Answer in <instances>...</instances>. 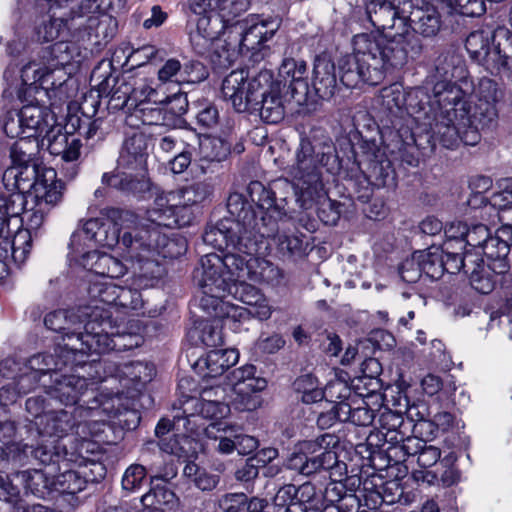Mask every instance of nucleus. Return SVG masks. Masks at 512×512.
<instances>
[{
	"label": "nucleus",
	"mask_w": 512,
	"mask_h": 512,
	"mask_svg": "<svg viewBox=\"0 0 512 512\" xmlns=\"http://www.w3.org/2000/svg\"><path fill=\"white\" fill-rule=\"evenodd\" d=\"M439 109L441 111L442 120L436 124V133L443 146L452 148L459 140L460 129L463 125L460 123V120L453 119V121H449L443 109L440 107Z\"/></svg>",
	"instance_id": "c03bdc74"
},
{
	"label": "nucleus",
	"mask_w": 512,
	"mask_h": 512,
	"mask_svg": "<svg viewBox=\"0 0 512 512\" xmlns=\"http://www.w3.org/2000/svg\"><path fill=\"white\" fill-rule=\"evenodd\" d=\"M501 98L502 91L498 84L490 78H482L474 91L472 100L497 106Z\"/></svg>",
	"instance_id": "3c124183"
},
{
	"label": "nucleus",
	"mask_w": 512,
	"mask_h": 512,
	"mask_svg": "<svg viewBox=\"0 0 512 512\" xmlns=\"http://www.w3.org/2000/svg\"><path fill=\"white\" fill-rule=\"evenodd\" d=\"M393 439V437L391 438ZM394 440L404 441L403 436L399 439L395 436ZM403 449L409 455H414L418 453V463L421 467H431L438 462L441 457V451L439 448L435 446H423L422 441L419 438H406L405 443L403 444Z\"/></svg>",
	"instance_id": "2f4dec72"
},
{
	"label": "nucleus",
	"mask_w": 512,
	"mask_h": 512,
	"mask_svg": "<svg viewBox=\"0 0 512 512\" xmlns=\"http://www.w3.org/2000/svg\"><path fill=\"white\" fill-rule=\"evenodd\" d=\"M31 242L29 230H18L12 240L6 238L0 241V257H11L18 264L24 263L30 253Z\"/></svg>",
	"instance_id": "a878e982"
},
{
	"label": "nucleus",
	"mask_w": 512,
	"mask_h": 512,
	"mask_svg": "<svg viewBox=\"0 0 512 512\" xmlns=\"http://www.w3.org/2000/svg\"><path fill=\"white\" fill-rule=\"evenodd\" d=\"M157 79L160 84L176 83L178 85L189 83L192 80L187 76L182 64L175 58H170L158 69Z\"/></svg>",
	"instance_id": "a19ab883"
},
{
	"label": "nucleus",
	"mask_w": 512,
	"mask_h": 512,
	"mask_svg": "<svg viewBox=\"0 0 512 512\" xmlns=\"http://www.w3.org/2000/svg\"><path fill=\"white\" fill-rule=\"evenodd\" d=\"M119 225L112 219L104 218V222L93 245L113 248L120 243L126 250L130 260L142 261L147 258L150 248L142 241L136 226L137 217L130 212L121 213Z\"/></svg>",
	"instance_id": "0eeeda50"
},
{
	"label": "nucleus",
	"mask_w": 512,
	"mask_h": 512,
	"mask_svg": "<svg viewBox=\"0 0 512 512\" xmlns=\"http://www.w3.org/2000/svg\"><path fill=\"white\" fill-rule=\"evenodd\" d=\"M154 368L143 362H129L117 367L116 377L127 389L137 388L152 380Z\"/></svg>",
	"instance_id": "b1692460"
},
{
	"label": "nucleus",
	"mask_w": 512,
	"mask_h": 512,
	"mask_svg": "<svg viewBox=\"0 0 512 512\" xmlns=\"http://www.w3.org/2000/svg\"><path fill=\"white\" fill-rule=\"evenodd\" d=\"M193 337L207 347H216L222 343V333L219 320L200 321L192 330Z\"/></svg>",
	"instance_id": "58836bf2"
},
{
	"label": "nucleus",
	"mask_w": 512,
	"mask_h": 512,
	"mask_svg": "<svg viewBox=\"0 0 512 512\" xmlns=\"http://www.w3.org/2000/svg\"><path fill=\"white\" fill-rule=\"evenodd\" d=\"M213 188L207 182H197L177 191L181 207L194 205L207 199L212 194Z\"/></svg>",
	"instance_id": "49530a36"
},
{
	"label": "nucleus",
	"mask_w": 512,
	"mask_h": 512,
	"mask_svg": "<svg viewBox=\"0 0 512 512\" xmlns=\"http://www.w3.org/2000/svg\"><path fill=\"white\" fill-rule=\"evenodd\" d=\"M443 272L454 274L462 270L465 263L463 255L453 251V241L449 240L445 243V248L441 249Z\"/></svg>",
	"instance_id": "13d9d810"
},
{
	"label": "nucleus",
	"mask_w": 512,
	"mask_h": 512,
	"mask_svg": "<svg viewBox=\"0 0 512 512\" xmlns=\"http://www.w3.org/2000/svg\"><path fill=\"white\" fill-rule=\"evenodd\" d=\"M463 259H465V263L462 270L469 276L474 289L482 294H487L492 291V281L483 276L484 260L471 252H466L463 255Z\"/></svg>",
	"instance_id": "7c9ffc66"
},
{
	"label": "nucleus",
	"mask_w": 512,
	"mask_h": 512,
	"mask_svg": "<svg viewBox=\"0 0 512 512\" xmlns=\"http://www.w3.org/2000/svg\"><path fill=\"white\" fill-rule=\"evenodd\" d=\"M336 443V437L329 433H325L315 440L302 443L300 451L289 457L288 468L309 476L323 469L339 467L337 454L331 449Z\"/></svg>",
	"instance_id": "6e6552de"
},
{
	"label": "nucleus",
	"mask_w": 512,
	"mask_h": 512,
	"mask_svg": "<svg viewBox=\"0 0 512 512\" xmlns=\"http://www.w3.org/2000/svg\"><path fill=\"white\" fill-rule=\"evenodd\" d=\"M69 246L73 259L81 262L85 267L88 265L86 260L89 258L94 259L96 256L95 251H90V248L94 246L93 243L86 239L85 234L81 229L76 230L72 234Z\"/></svg>",
	"instance_id": "09e8293b"
},
{
	"label": "nucleus",
	"mask_w": 512,
	"mask_h": 512,
	"mask_svg": "<svg viewBox=\"0 0 512 512\" xmlns=\"http://www.w3.org/2000/svg\"><path fill=\"white\" fill-rule=\"evenodd\" d=\"M313 88L321 99H329L334 95L337 86L335 66L328 59H318L313 70Z\"/></svg>",
	"instance_id": "4be33fe9"
},
{
	"label": "nucleus",
	"mask_w": 512,
	"mask_h": 512,
	"mask_svg": "<svg viewBox=\"0 0 512 512\" xmlns=\"http://www.w3.org/2000/svg\"><path fill=\"white\" fill-rule=\"evenodd\" d=\"M239 360V353L235 349L211 350L195 363L197 373L203 378H216L223 375Z\"/></svg>",
	"instance_id": "a211bd4d"
},
{
	"label": "nucleus",
	"mask_w": 512,
	"mask_h": 512,
	"mask_svg": "<svg viewBox=\"0 0 512 512\" xmlns=\"http://www.w3.org/2000/svg\"><path fill=\"white\" fill-rule=\"evenodd\" d=\"M165 95L160 92L159 87H152L148 84H142L133 88L132 99L135 106L145 105H161L163 104Z\"/></svg>",
	"instance_id": "864d4df0"
},
{
	"label": "nucleus",
	"mask_w": 512,
	"mask_h": 512,
	"mask_svg": "<svg viewBox=\"0 0 512 512\" xmlns=\"http://www.w3.org/2000/svg\"><path fill=\"white\" fill-rule=\"evenodd\" d=\"M226 400V390L222 386L202 387L200 398H189L183 406V413L193 415L189 411V405L198 407V413L204 418L217 419L226 417L230 413V407Z\"/></svg>",
	"instance_id": "9b49d317"
},
{
	"label": "nucleus",
	"mask_w": 512,
	"mask_h": 512,
	"mask_svg": "<svg viewBox=\"0 0 512 512\" xmlns=\"http://www.w3.org/2000/svg\"><path fill=\"white\" fill-rule=\"evenodd\" d=\"M251 254H246L249 259L228 252L223 257L211 253L203 256L200 265L207 270V280H211L210 275L215 273L223 275L232 284L246 283L250 280L256 283L277 284L281 278L280 270L271 262L262 258H253Z\"/></svg>",
	"instance_id": "7ed1b4c3"
},
{
	"label": "nucleus",
	"mask_w": 512,
	"mask_h": 512,
	"mask_svg": "<svg viewBox=\"0 0 512 512\" xmlns=\"http://www.w3.org/2000/svg\"><path fill=\"white\" fill-rule=\"evenodd\" d=\"M466 50L487 69L512 71V36L502 28L471 32L466 39Z\"/></svg>",
	"instance_id": "423d86ee"
},
{
	"label": "nucleus",
	"mask_w": 512,
	"mask_h": 512,
	"mask_svg": "<svg viewBox=\"0 0 512 512\" xmlns=\"http://www.w3.org/2000/svg\"><path fill=\"white\" fill-rule=\"evenodd\" d=\"M148 146V138L143 133H134L124 142L125 151L134 157L145 155L147 153Z\"/></svg>",
	"instance_id": "0e129e2a"
},
{
	"label": "nucleus",
	"mask_w": 512,
	"mask_h": 512,
	"mask_svg": "<svg viewBox=\"0 0 512 512\" xmlns=\"http://www.w3.org/2000/svg\"><path fill=\"white\" fill-rule=\"evenodd\" d=\"M52 491L75 494L83 490L85 480L73 470H64L58 475L51 476Z\"/></svg>",
	"instance_id": "4c0bfd02"
},
{
	"label": "nucleus",
	"mask_w": 512,
	"mask_h": 512,
	"mask_svg": "<svg viewBox=\"0 0 512 512\" xmlns=\"http://www.w3.org/2000/svg\"><path fill=\"white\" fill-rule=\"evenodd\" d=\"M46 179L36 183L37 206H43V204L55 206L58 204L63 196V185L60 181L55 180L56 173L54 170H48L45 174Z\"/></svg>",
	"instance_id": "473e14b6"
},
{
	"label": "nucleus",
	"mask_w": 512,
	"mask_h": 512,
	"mask_svg": "<svg viewBox=\"0 0 512 512\" xmlns=\"http://www.w3.org/2000/svg\"><path fill=\"white\" fill-rule=\"evenodd\" d=\"M146 477V469L139 464L129 466L122 478V487L127 491H135L143 483Z\"/></svg>",
	"instance_id": "052dcab7"
},
{
	"label": "nucleus",
	"mask_w": 512,
	"mask_h": 512,
	"mask_svg": "<svg viewBox=\"0 0 512 512\" xmlns=\"http://www.w3.org/2000/svg\"><path fill=\"white\" fill-rule=\"evenodd\" d=\"M120 287L113 282H95L89 289L91 296L101 303L116 305Z\"/></svg>",
	"instance_id": "5fc2aeb1"
},
{
	"label": "nucleus",
	"mask_w": 512,
	"mask_h": 512,
	"mask_svg": "<svg viewBox=\"0 0 512 512\" xmlns=\"http://www.w3.org/2000/svg\"><path fill=\"white\" fill-rule=\"evenodd\" d=\"M44 323L48 329L63 333L69 338L76 335V329L73 327L78 323L74 315L69 314L67 311L58 310L46 315Z\"/></svg>",
	"instance_id": "e433bc0d"
},
{
	"label": "nucleus",
	"mask_w": 512,
	"mask_h": 512,
	"mask_svg": "<svg viewBox=\"0 0 512 512\" xmlns=\"http://www.w3.org/2000/svg\"><path fill=\"white\" fill-rule=\"evenodd\" d=\"M134 114L145 125H157L164 120L162 105L135 106Z\"/></svg>",
	"instance_id": "bf43d9fd"
},
{
	"label": "nucleus",
	"mask_w": 512,
	"mask_h": 512,
	"mask_svg": "<svg viewBox=\"0 0 512 512\" xmlns=\"http://www.w3.org/2000/svg\"><path fill=\"white\" fill-rule=\"evenodd\" d=\"M248 194L258 208L265 210L270 218L280 219L286 216L287 212L283 207L275 204L274 194L261 182L252 181L248 185Z\"/></svg>",
	"instance_id": "cd10ccee"
},
{
	"label": "nucleus",
	"mask_w": 512,
	"mask_h": 512,
	"mask_svg": "<svg viewBox=\"0 0 512 512\" xmlns=\"http://www.w3.org/2000/svg\"><path fill=\"white\" fill-rule=\"evenodd\" d=\"M107 328H111L109 320L97 322V315L85 325V331L77 333L78 345L72 349L88 353H105L116 346L115 340L109 336Z\"/></svg>",
	"instance_id": "f8f14e48"
},
{
	"label": "nucleus",
	"mask_w": 512,
	"mask_h": 512,
	"mask_svg": "<svg viewBox=\"0 0 512 512\" xmlns=\"http://www.w3.org/2000/svg\"><path fill=\"white\" fill-rule=\"evenodd\" d=\"M13 177L15 180L14 186L16 192L24 194L26 190H29L35 185V170L29 167H20L15 169L7 170L4 177Z\"/></svg>",
	"instance_id": "4d7b16f0"
},
{
	"label": "nucleus",
	"mask_w": 512,
	"mask_h": 512,
	"mask_svg": "<svg viewBox=\"0 0 512 512\" xmlns=\"http://www.w3.org/2000/svg\"><path fill=\"white\" fill-rule=\"evenodd\" d=\"M36 416V425L40 433L48 436H64L72 427V419L64 410L49 411Z\"/></svg>",
	"instance_id": "bb28decb"
},
{
	"label": "nucleus",
	"mask_w": 512,
	"mask_h": 512,
	"mask_svg": "<svg viewBox=\"0 0 512 512\" xmlns=\"http://www.w3.org/2000/svg\"><path fill=\"white\" fill-rule=\"evenodd\" d=\"M442 254L438 247H431L428 250L416 251L415 259H418L423 273L437 279L443 274Z\"/></svg>",
	"instance_id": "f704fd0d"
},
{
	"label": "nucleus",
	"mask_w": 512,
	"mask_h": 512,
	"mask_svg": "<svg viewBox=\"0 0 512 512\" xmlns=\"http://www.w3.org/2000/svg\"><path fill=\"white\" fill-rule=\"evenodd\" d=\"M306 72V65L304 62H297L293 58H285L280 66L279 74L287 80H295L304 76Z\"/></svg>",
	"instance_id": "338daca9"
},
{
	"label": "nucleus",
	"mask_w": 512,
	"mask_h": 512,
	"mask_svg": "<svg viewBox=\"0 0 512 512\" xmlns=\"http://www.w3.org/2000/svg\"><path fill=\"white\" fill-rule=\"evenodd\" d=\"M26 197L21 192H13L9 195L0 194V219L17 217L24 212Z\"/></svg>",
	"instance_id": "8fccbe9b"
},
{
	"label": "nucleus",
	"mask_w": 512,
	"mask_h": 512,
	"mask_svg": "<svg viewBox=\"0 0 512 512\" xmlns=\"http://www.w3.org/2000/svg\"><path fill=\"white\" fill-rule=\"evenodd\" d=\"M285 87L286 83L274 81L270 74L269 82L262 88L258 108L252 109L259 111L261 119L266 123L275 124L283 119L285 110L281 95Z\"/></svg>",
	"instance_id": "dca6fc26"
},
{
	"label": "nucleus",
	"mask_w": 512,
	"mask_h": 512,
	"mask_svg": "<svg viewBox=\"0 0 512 512\" xmlns=\"http://www.w3.org/2000/svg\"><path fill=\"white\" fill-rule=\"evenodd\" d=\"M481 249L490 270L496 274H505L509 270V243L498 232Z\"/></svg>",
	"instance_id": "5701e85b"
},
{
	"label": "nucleus",
	"mask_w": 512,
	"mask_h": 512,
	"mask_svg": "<svg viewBox=\"0 0 512 512\" xmlns=\"http://www.w3.org/2000/svg\"><path fill=\"white\" fill-rule=\"evenodd\" d=\"M293 385L295 391L301 394L304 403L312 404L323 399V392L318 387L317 379L310 374L298 377Z\"/></svg>",
	"instance_id": "a18cd8bd"
},
{
	"label": "nucleus",
	"mask_w": 512,
	"mask_h": 512,
	"mask_svg": "<svg viewBox=\"0 0 512 512\" xmlns=\"http://www.w3.org/2000/svg\"><path fill=\"white\" fill-rule=\"evenodd\" d=\"M87 387L88 382L84 378L75 375L62 376L60 379H55L49 394L65 405H72L77 403Z\"/></svg>",
	"instance_id": "412c9836"
},
{
	"label": "nucleus",
	"mask_w": 512,
	"mask_h": 512,
	"mask_svg": "<svg viewBox=\"0 0 512 512\" xmlns=\"http://www.w3.org/2000/svg\"><path fill=\"white\" fill-rule=\"evenodd\" d=\"M49 71L46 67H42L40 64L32 62L27 64L21 70V79L24 85L32 86L37 82H45Z\"/></svg>",
	"instance_id": "680f3d73"
},
{
	"label": "nucleus",
	"mask_w": 512,
	"mask_h": 512,
	"mask_svg": "<svg viewBox=\"0 0 512 512\" xmlns=\"http://www.w3.org/2000/svg\"><path fill=\"white\" fill-rule=\"evenodd\" d=\"M409 8L406 11L407 22L415 35L418 32L424 37H432L439 32L441 20L434 6L416 0L409 4Z\"/></svg>",
	"instance_id": "2eb2a0df"
},
{
	"label": "nucleus",
	"mask_w": 512,
	"mask_h": 512,
	"mask_svg": "<svg viewBox=\"0 0 512 512\" xmlns=\"http://www.w3.org/2000/svg\"><path fill=\"white\" fill-rule=\"evenodd\" d=\"M265 465V460L252 457L246 460L245 464L235 472L238 481L248 482L255 479L259 473V467Z\"/></svg>",
	"instance_id": "69168bd1"
},
{
	"label": "nucleus",
	"mask_w": 512,
	"mask_h": 512,
	"mask_svg": "<svg viewBox=\"0 0 512 512\" xmlns=\"http://www.w3.org/2000/svg\"><path fill=\"white\" fill-rule=\"evenodd\" d=\"M206 270L200 265L195 278L203 293L200 305L208 314L225 324L240 323L250 316L261 321L271 317L273 307L260 289L248 283L232 284L222 274L212 273L209 281Z\"/></svg>",
	"instance_id": "f03ea898"
},
{
	"label": "nucleus",
	"mask_w": 512,
	"mask_h": 512,
	"mask_svg": "<svg viewBox=\"0 0 512 512\" xmlns=\"http://www.w3.org/2000/svg\"><path fill=\"white\" fill-rule=\"evenodd\" d=\"M41 136H43L42 145H46L52 155L60 156L66 162L76 161L79 158L82 146L80 139L63 131L56 120Z\"/></svg>",
	"instance_id": "ddd939ff"
},
{
	"label": "nucleus",
	"mask_w": 512,
	"mask_h": 512,
	"mask_svg": "<svg viewBox=\"0 0 512 512\" xmlns=\"http://www.w3.org/2000/svg\"><path fill=\"white\" fill-rule=\"evenodd\" d=\"M213 46V61L221 68L229 67L237 55L236 46L217 38L213 41Z\"/></svg>",
	"instance_id": "6e6d98bb"
},
{
	"label": "nucleus",
	"mask_w": 512,
	"mask_h": 512,
	"mask_svg": "<svg viewBox=\"0 0 512 512\" xmlns=\"http://www.w3.org/2000/svg\"><path fill=\"white\" fill-rule=\"evenodd\" d=\"M333 414V418L337 421L346 422L351 421L357 425L367 426L373 421V412L366 407H358L352 409L350 404L339 400L330 409Z\"/></svg>",
	"instance_id": "72a5a7b5"
},
{
	"label": "nucleus",
	"mask_w": 512,
	"mask_h": 512,
	"mask_svg": "<svg viewBox=\"0 0 512 512\" xmlns=\"http://www.w3.org/2000/svg\"><path fill=\"white\" fill-rule=\"evenodd\" d=\"M141 502L147 506H166L168 509L178 508L179 501L175 493L166 487H156L142 496Z\"/></svg>",
	"instance_id": "de8ad7c7"
},
{
	"label": "nucleus",
	"mask_w": 512,
	"mask_h": 512,
	"mask_svg": "<svg viewBox=\"0 0 512 512\" xmlns=\"http://www.w3.org/2000/svg\"><path fill=\"white\" fill-rule=\"evenodd\" d=\"M381 105L392 114L399 113L405 105V93L398 84H393L381 90Z\"/></svg>",
	"instance_id": "603ef678"
},
{
	"label": "nucleus",
	"mask_w": 512,
	"mask_h": 512,
	"mask_svg": "<svg viewBox=\"0 0 512 512\" xmlns=\"http://www.w3.org/2000/svg\"><path fill=\"white\" fill-rule=\"evenodd\" d=\"M196 442L187 436L164 437L160 440V448L168 454L179 458H190L195 454Z\"/></svg>",
	"instance_id": "c9c22d12"
},
{
	"label": "nucleus",
	"mask_w": 512,
	"mask_h": 512,
	"mask_svg": "<svg viewBox=\"0 0 512 512\" xmlns=\"http://www.w3.org/2000/svg\"><path fill=\"white\" fill-rule=\"evenodd\" d=\"M94 258H96V260L92 264L91 269H93L94 272L99 275L108 277L110 279H115L123 276L126 273V267L123 265V263L111 255H98L96 253Z\"/></svg>",
	"instance_id": "37998d69"
},
{
	"label": "nucleus",
	"mask_w": 512,
	"mask_h": 512,
	"mask_svg": "<svg viewBox=\"0 0 512 512\" xmlns=\"http://www.w3.org/2000/svg\"><path fill=\"white\" fill-rule=\"evenodd\" d=\"M218 18L212 19L208 14L198 15L195 30L190 33L191 43L199 52L205 50L218 35Z\"/></svg>",
	"instance_id": "c85d7f7f"
},
{
	"label": "nucleus",
	"mask_w": 512,
	"mask_h": 512,
	"mask_svg": "<svg viewBox=\"0 0 512 512\" xmlns=\"http://www.w3.org/2000/svg\"><path fill=\"white\" fill-rule=\"evenodd\" d=\"M162 105L163 109H166L171 114L180 116L187 111L188 100L185 93H175L173 95H167L164 97Z\"/></svg>",
	"instance_id": "774afa93"
},
{
	"label": "nucleus",
	"mask_w": 512,
	"mask_h": 512,
	"mask_svg": "<svg viewBox=\"0 0 512 512\" xmlns=\"http://www.w3.org/2000/svg\"><path fill=\"white\" fill-rule=\"evenodd\" d=\"M227 208L235 220L229 226L214 228L205 234V241L222 248H233L240 253L251 254L256 250V243L252 239V222L254 220L250 206L239 193H233L228 197Z\"/></svg>",
	"instance_id": "20e7f679"
},
{
	"label": "nucleus",
	"mask_w": 512,
	"mask_h": 512,
	"mask_svg": "<svg viewBox=\"0 0 512 512\" xmlns=\"http://www.w3.org/2000/svg\"><path fill=\"white\" fill-rule=\"evenodd\" d=\"M19 114L26 128V136L30 138L41 136L56 120L49 109L34 104L23 106Z\"/></svg>",
	"instance_id": "aec40b11"
},
{
	"label": "nucleus",
	"mask_w": 512,
	"mask_h": 512,
	"mask_svg": "<svg viewBox=\"0 0 512 512\" xmlns=\"http://www.w3.org/2000/svg\"><path fill=\"white\" fill-rule=\"evenodd\" d=\"M269 80L268 71H262L249 79L246 71L235 70L224 79L222 94L237 112H245L251 108H258L260 92Z\"/></svg>",
	"instance_id": "1a4fd4ad"
},
{
	"label": "nucleus",
	"mask_w": 512,
	"mask_h": 512,
	"mask_svg": "<svg viewBox=\"0 0 512 512\" xmlns=\"http://www.w3.org/2000/svg\"><path fill=\"white\" fill-rule=\"evenodd\" d=\"M54 471L55 469L20 471L16 472V479L27 492L38 497H44L47 493L52 491L50 477Z\"/></svg>",
	"instance_id": "393cba45"
},
{
	"label": "nucleus",
	"mask_w": 512,
	"mask_h": 512,
	"mask_svg": "<svg viewBox=\"0 0 512 512\" xmlns=\"http://www.w3.org/2000/svg\"><path fill=\"white\" fill-rule=\"evenodd\" d=\"M19 452L18 458L21 459L20 453L27 455L30 452L33 457L43 465L46 466L44 470L54 469L53 465H57L59 468L62 466L66 467L67 463L64 459H60L59 455H53L50 451L46 449V447H37L32 449L27 445L13 444L10 447V453L15 454Z\"/></svg>",
	"instance_id": "ea45409f"
},
{
	"label": "nucleus",
	"mask_w": 512,
	"mask_h": 512,
	"mask_svg": "<svg viewBox=\"0 0 512 512\" xmlns=\"http://www.w3.org/2000/svg\"><path fill=\"white\" fill-rule=\"evenodd\" d=\"M328 156L318 151L307 140H302L296 154V162L292 166L291 174L294 178L303 180L304 183L312 184L318 181L316 173L319 165L326 164Z\"/></svg>",
	"instance_id": "4468645a"
},
{
	"label": "nucleus",
	"mask_w": 512,
	"mask_h": 512,
	"mask_svg": "<svg viewBox=\"0 0 512 512\" xmlns=\"http://www.w3.org/2000/svg\"><path fill=\"white\" fill-rule=\"evenodd\" d=\"M434 96L449 121L460 120L465 127L473 123L481 129L491 127L498 118L497 106L471 100H464V92L454 84H437Z\"/></svg>",
	"instance_id": "39448f33"
},
{
	"label": "nucleus",
	"mask_w": 512,
	"mask_h": 512,
	"mask_svg": "<svg viewBox=\"0 0 512 512\" xmlns=\"http://www.w3.org/2000/svg\"><path fill=\"white\" fill-rule=\"evenodd\" d=\"M366 13L381 33L353 37L352 54L340 62V80L349 88L360 83L379 84L388 72L402 68L423 50L421 40L407 22L405 9L398 10L388 0H370Z\"/></svg>",
	"instance_id": "f257e3e1"
},
{
	"label": "nucleus",
	"mask_w": 512,
	"mask_h": 512,
	"mask_svg": "<svg viewBox=\"0 0 512 512\" xmlns=\"http://www.w3.org/2000/svg\"><path fill=\"white\" fill-rule=\"evenodd\" d=\"M448 233L452 238H463L467 245L473 248H482L493 237L488 227L484 224H475L468 228L462 222L452 223Z\"/></svg>",
	"instance_id": "c756f323"
},
{
	"label": "nucleus",
	"mask_w": 512,
	"mask_h": 512,
	"mask_svg": "<svg viewBox=\"0 0 512 512\" xmlns=\"http://www.w3.org/2000/svg\"><path fill=\"white\" fill-rule=\"evenodd\" d=\"M4 132L7 136L11 138H21V140L29 139L30 137L26 136V128L24 127L22 118L19 112L8 113L4 125Z\"/></svg>",
	"instance_id": "e2e57ef3"
},
{
	"label": "nucleus",
	"mask_w": 512,
	"mask_h": 512,
	"mask_svg": "<svg viewBox=\"0 0 512 512\" xmlns=\"http://www.w3.org/2000/svg\"><path fill=\"white\" fill-rule=\"evenodd\" d=\"M230 154V144L218 137L203 136L199 138L195 163L201 173L212 171L215 164L224 161Z\"/></svg>",
	"instance_id": "f3484780"
},
{
	"label": "nucleus",
	"mask_w": 512,
	"mask_h": 512,
	"mask_svg": "<svg viewBox=\"0 0 512 512\" xmlns=\"http://www.w3.org/2000/svg\"><path fill=\"white\" fill-rule=\"evenodd\" d=\"M109 81L110 78H107L99 85V92L101 94L107 93V96H110V103L113 104L114 108H134L132 99L133 88L131 85L127 82H122L110 93L106 91Z\"/></svg>",
	"instance_id": "79ce46f5"
},
{
	"label": "nucleus",
	"mask_w": 512,
	"mask_h": 512,
	"mask_svg": "<svg viewBox=\"0 0 512 512\" xmlns=\"http://www.w3.org/2000/svg\"><path fill=\"white\" fill-rule=\"evenodd\" d=\"M279 27L278 18L258 19L241 34L239 44L248 50L259 49L275 35Z\"/></svg>",
	"instance_id": "6ab92c4d"
},
{
	"label": "nucleus",
	"mask_w": 512,
	"mask_h": 512,
	"mask_svg": "<svg viewBox=\"0 0 512 512\" xmlns=\"http://www.w3.org/2000/svg\"><path fill=\"white\" fill-rule=\"evenodd\" d=\"M256 367L246 364L234 369L230 375L232 404L238 410L252 411L260 406V393L267 387L265 378L256 375Z\"/></svg>",
	"instance_id": "9d476101"
}]
</instances>
